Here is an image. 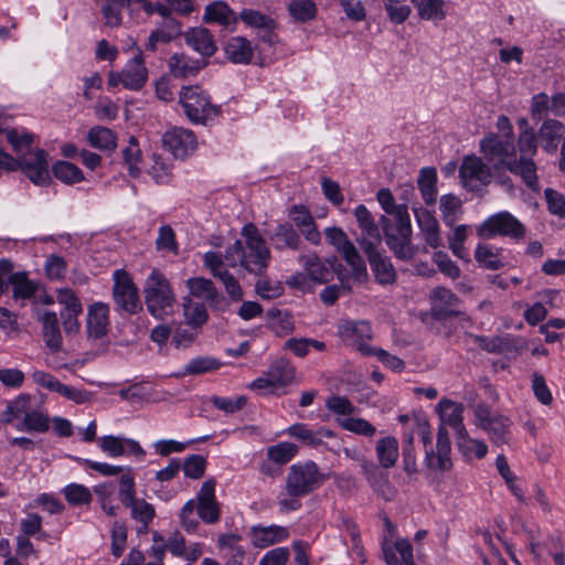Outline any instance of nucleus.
I'll return each instance as SVG.
<instances>
[{
	"mask_svg": "<svg viewBox=\"0 0 565 565\" xmlns=\"http://www.w3.org/2000/svg\"><path fill=\"white\" fill-rule=\"evenodd\" d=\"M298 452V447L288 441H282L270 446L267 449V457L275 463L285 465L289 462Z\"/></svg>",
	"mask_w": 565,
	"mask_h": 565,
	"instance_id": "nucleus-56",
	"label": "nucleus"
},
{
	"mask_svg": "<svg viewBox=\"0 0 565 565\" xmlns=\"http://www.w3.org/2000/svg\"><path fill=\"white\" fill-rule=\"evenodd\" d=\"M456 444L462 456L467 459H482L488 452L486 443L471 438L467 429H461V433L456 436Z\"/></svg>",
	"mask_w": 565,
	"mask_h": 565,
	"instance_id": "nucleus-40",
	"label": "nucleus"
},
{
	"mask_svg": "<svg viewBox=\"0 0 565 565\" xmlns=\"http://www.w3.org/2000/svg\"><path fill=\"white\" fill-rule=\"evenodd\" d=\"M156 248L159 252L171 253L177 255L179 246L177 243L174 231L169 225H162L159 227L158 237L156 239Z\"/></svg>",
	"mask_w": 565,
	"mask_h": 565,
	"instance_id": "nucleus-62",
	"label": "nucleus"
},
{
	"mask_svg": "<svg viewBox=\"0 0 565 565\" xmlns=\"http://www.w3.org/2000/svg\"><path fill=\"white\" fill-rule=\"evenodd\" d=\"M12 285L13 297L15 299H29L35 292V285L28 279L24 273L12 274L9 278Z\"/></svg>",
	"mask_w": 565,
	"mask_h": 565,
	"instance_id": "nucleus-58",
	"label": "nucleus"
},
{
	"mask_svg": "<svg viewBox=\"0 0 565 565\" xmlns=\"http://www.w3.org/2000/svg\"><path fill=\"white\" fill-rule=\"evenodd\" d=\"M337 274L340 284L328 286L320 294L321 300L329 306L333 305L341 295L350 292L352 288V284H350L349 278H345V274L341 270Z\"/></svg>",
	"mask_w": 565,
	"mask_h": 565,
	"instance_id": "nucleus-55",
	"label": "nucleus"
},
{
	"mask_svg": "<svg viewBox=\"0 0 565 565\" xmlns=\"http://www.w3.org/2000/svg\"><path fill=\"white\" fill-rule=\"evenodd\" d=\"M62 493L70 505H87L93 500L90 490L81 483H70L62 489Z\"/></svg>",
	"mask_w": 565,
	"mask_h": 565,
	"instance_id": "nucleus-49",
	"label": "nucleus"
},
{
	"mask_svg": "<svg viewBox=\"0 0 565 565\" xmlns=\"http://www.w3.org/2000/svg\"><path fill=\"white\" fill-rule=\"evenodd\" d=\"M254 51L250 41L244 36H233L225 45L226 57L235 64H248Z\"/></svg>",
	"mask_w": 565,
	"mask_h": 565,
	"instance_id": "nucleus-35",
	"label": "nucleus"
},
{
	"mask_svg": "<svg viewBox=\"0 0 565 565\" xmlns=\"http://www.w3.org/2000/svg\"><path fill=\"white\" fill-rule=\"evenodd\" d=\"M109 308L102 302L94 303L87 312V333L92 339H102L107 333Z\"/></svg>",
	"mask_w": 565,
	"mask_h": 565,
	"instance_id": "nucleus-28",
	"label": "nucleus"
},
{
	"mask_svg": "<svg viewBox=\"0 0 565 565\" xmlns=\"http://www.w3.org/2000/svg\"><path fill=\"white\" fill-rule=\"evenodd\" d=\"M563 135V122L556 119L547 118L543 120L536 136L543 150L553 154L557 151Z\"/></svg>",
	"mask_w": 565,
	"mask_h": 565,
	"instance_id": "nucleus-26",
	"label": "nucleus"
},
{
	"mask_svg": "<svg viewBox=\"0 0 565 565\" xmlns=\"http://www.w3.org/2000/svg\"><path fill=\"white\" fill-rule=\"evenodd\" d=\"M39 320L42 323L43 339L46 347L53 351L60 350L62 345V334L57 315L54 311L46 310L39 316Z\"/></svg>",
	"mask_w": 565,
	"mask_h": 565,
	"instance_id": "nucleus-34",
	"label": "nucleus"
},
{
	"mask_svg": "<svg viewBox=\"0 0 565 565\" xmlns=\"http://www.w3.org/2000/svg\"><path fill=\"white\" fill-rule=\"evenodd\" d=\"M99 448L108 457L134 456L142 459L146 455L141 445L131 438L124 436L107 435L98 439Z\"/></svg>",
	"mask_w": 565,
	"mask_h": 565,
	"instance_id": "nucleus-19",
	"label": "nucleus"
},
{
	"mask_svg": "<svg viewBox=\"0 0 565 565\" xmlns=\"http://www.w3.org/2000/svg\"><path fill=\"white\" fill-rule=\"evenodd\" d=\"M439 209L441 218L448 226H454L463 213L461 200L451 193L440 196Z\"/></svg>",
	"mask_w": 565,
	"mask_h": 565,
	"instance_id": "nucleus-43",
	"label": "nucleus"
},
{
	"mask_svg": "<svg viewBox=\"0 0 565 565\" xmlns=\"http://www.w3.org/2000/svg\"><path fill=\"white\" fill-rule=\"evenodd\" d=\"M288 11L295 20L307 22L316 17L317 7L312 0H292L288 4Z\"/></svg>",
	"mask_w": 565,
	"mask_h": 565,
	"instance_id": "nucleus-57",
	"label": "nucleus"
},
{
	"mask_svg": "<svg viewBox=\"0 0 565 565\" xmlns=\"http://www.w3.org/2000/svg\"><path fill=\"white\" fill-rule=\"evenodd\" d=\"M184 40L189 46L202 56H211L216 51L212 34L207 29L193 28L184 33Z\"/></svg>",
	"mask_w": 565,
	"mask_h": 565,
	"instance_id": "nucleus-32",
	"label": "nucleus"
},
{
	"mask_svg": "<svg viewBox=\"0 0 565 565\" xmlns=\"http://www.w3.org/2000/svg\"><path fill=\"white\" fill-rule=\"evenodd\" d=\"M289 537V530L285 526L271 524L268 526L255 525L250 529V542L257 548H265L270 545L286 541Z\"/></svg>",
	"mask_w": 565,
	"mask_h": 565,
	"instance_id": "nucleus-25",
	"label": "nucleus"
},
{
	"mask_svg": "<svg viewBox=\"0 0 565 565\" xmlns=\"http://www.w3.org/2000/svg\"><path fill=\"white\" fill-rule=\"evenodd\" d=\"M31 395L29 394H20L13 401L9 402L6 411L3 413L4 422L11 423L13 419L23 417L26 413L31 411Z\"/></svg>",
	"mask_w": 565,
	"mask_h": 565,
	"instance_id": "nucleus-59",
	"label": "nucleus"
},
{
	"mask_svg": "<svg viewBox=\"0 0 565 565\" xmlns=\"http://www.w3.org/2000/svg\"><path fill=\"white\" fill-rule=\"evenodd\" d=\"M162 143L175 159L184 160L191 157L198 148L194 132L182 127H173L162 135Z\"/></svg>",
	"mask_w": 565,
	"mask_h": 565,
	"instance_id": "nucleus-17",
	"label": "nucleus"
},
{
	"mask_svg": "<svg viewBox=\"0 0 565 565\" xmlns=\"http://www.w3.org/2000/svg\"><path fill=\"white\" fill-rule=\"evenodd\" d=\"M168 65L173 76L186 78L194 76L203 68L205 62L203 60H194L183 53H175L169 58Z\"/></svg>",
	"mask_w": 565,
	"mask_h": 565,
	"instance_id": "nucleus-33",
	"label": "nucleus"
},
{
	"mask_svg": "<svg viewBox=\"0 0 565 565\" xmlns=\"http://www.w3.org/2000/svg\"><path fill=\"white\" fill-rule=\"evenodd\" d=\"M353 214L356 218L359 228L361 230L360 237H366L373 241L375 244H380V230L367 207L364 204H360L354 209Z\"/></svg>",
	"mask_w": 565,
	"mask_h": 565,
	"instance_id": "nucleus-37",
	"label": "nucleus"
},
{
	"mask_svg": "<svg viewBox=\"0 0 565 565\" xmlns=\"http://www.w3.org/2000/svg\"><path fill=\"white\" fill-rule=\"evenodd\" d=\"M375 452L380 465L383 468L393 467L398 459V441L393 436L381 438L375 446Z\"/></svg>",
	"mask_w": 565,
	"mask_h": 565,
	"instance_id": "nucleus-42",
	"label": "nucleus"
},
{
	"mask_svg": "<svg viewBox=\"0 0 565 565\" xmlns=\"http://www.w3.org/2000/svg\"><path fill=\"white\" fill-rule=\"evenodd\" d=\"M288 216L309 243L313 245L320 243V232L313 216L305 205H292L288 211Z\"/></svg>",
	"mask_w": 565,
	"mask_h": 565,
	"instance_id": "nucleus-24",
	"label": "nucleus"
},
{
	"mask_svg": "<svg viewBox=\"0 0 565 565\" xmlns=\"http://www.w3.org/2000/svg\"><path fill=\"white\" fill-rule=\"evenodd\" d=\"M459 177L462 185L477 191L488 185L492 180L491 168L477 156H466L459 168Z\"/></svg>",
	"mask_w": 565,
	"mask_h": 565,
	"instance_id": "nucleus-15",
	"label": "nucleus"
},
{
	"mask_svg": "<svg viewBox=\"0 0 565 565\" xmlns=\"http://www.w3.org/2000/svg\"><path fill=\"white\" fill-rule=\"evenodd\" d=\"M382 553L387 565H415L413 546L406 539H384Z\"/></svg>",
	"mask_w": 565,
	"mask_h": 565,
	"instance_id": "nucleus-22",
	"label": "nucleus"
},
{
	"mask_svg": "<svg viewBox=\"0 0 565 565\" xmlns=\"http://www.w3.org/2000/svg\"><path fill=\"white\" fill-rule=\"evenodd\" d=\"M419 18L424 20L440 21L446 17L444 0H411Z\"/></svg>",
	"mask_w": 565,
	"mask_h": 565,
	"instance_id": "nucleus-46",
	"label": "nucleus"
},
{
	"mask_svg": "<svg viewBox=\"0 0 565 565\" xmlns=\"http://www.w3.org/2000/svg\"><path fill=\"white\" fill-rule=\"evenodd\" d=\"M537 142L540 141L534 130L520 131L516 141L520 158L514 157V162L505 163L509 171L520 177L532 190H539L537 167L533 160L537 152Z\"/></svg>",
	"mask_w": 565,
	"mask_h": 565,
	"instance_id": "nucleus-4",
	"label": "nucleus"
},
{
	"mask_svg": "<svg viewBox=\"0 0 565 565\" xmlns=\"http://www.w3.org/2000/svg\"><path fill=\"white\" fill-rule=\"evenodd\" d=\"M87 140L94 148L104 151H114L117 147L114 131L106 127L95 126L88 130Z\"/></svg>",
	"mask_w": 565,
	"mask_h": 565,
	"instance_id": "nucleus-44",
	"label": "nucleus"
},
{
	"mask_svg": "<svg viewBox=\"0 0 565 565\" xmlns=\"http://www.w3.org/2000/svg\"><path fill=\"white\" fill-rule=\"evenodd\" d=\"M358 243L366 255L375 279L381 285H392L396 280L395 268L386 255L377 249L380 244L366 237H358Z\"/></svg>",
	"mask_w": 565,
	"mask_h": 565,
	"instance_id": "nucleus-11",
	"label": "nucleus"
},
{
	"mask_svg": "<svg viewBox=\"0 0 565 565\" xmlns=\"http://www.w3.org/2000/svg\"><path fill=\"white\" fill-rule=\"evenodd\" d=\"M51 418L49 414L41 409H31L26 413L17 429L20 431L44 434L50 429Z\"/></svg>",
	"mask_w": 565,
	"mask_h": 565,
	"instance_id": "nucleus-39",
	"label": "nucleus"
},
{
	"mask_svg": "<svg viewBox=\"0 0 565 565\" xmlns=\"http://www.w3.org/2000/svg\"><path fill=\"white\" fill-rule=\"evenodd\" d=\"M113 295L115 303L125 311L136 313L141 309L138 288L126 270H115Z\"/></svg>",
	"mask_w": 565,
	"mask_h": 565,
	"instance_id": "nucleus-14",
	"label": "nucleus"
},
{
	"mask_svg": "<svg viewBox=\"0 0 565 565\" xmlns=\"http://www.w3.org/2000/svg\"><path fill=\"white\" fill-rule=\"evenodd\" d=\"M239 19L249 28L258 32L268 29H276V22L269 15H266L254 9H244L239 13Z\"/></svg>",
	"mask_w": 565,
	"mask_h": 565,
	"instance_id": "nucleus-51",
	"label": "nucleus"
},
{
	"mask_svg": "<svg viewBox=\"0 0 565 565\" xmlns=\"http://www.w3.org/2000/svg\"><path fill=\"white\" fill-rule=\"evenodd\" d=\"M341 255L351 268L350 275H345V278L350 279V284L366 281L369 277L366 265L354 244L342 252Z\"/></svg>",
	"mask_w": 565,
	"mask_h": 565,
	"instance_id": "nucleus-36",
	"label": "nucleus"
},
{
	"mask_svg": "<svg viewBox=\"0 0 565 565\" xmlns=\"http://www.w3.org/2000/svg\"><path fill=\"white\" fill-rule=\"evenodd\" d=\"M299 263L308 273L310 280L318 284H326L332 280L335 273L333 262L327 258H320L316 254L301 255Z\"/></svg>",
	"mask_w": 565,
	"mask_h": 565,
	"instance_id": "nucleus-23",
	"label": "nucleus"
},
{
	"mask_svg": "<svg viewBox=\"0 0 565 565\" xmlns=\"http://www.w3.org/2000/svg\"><path fill=\"white\" fill-rule=\"evenodd\" d=\"M152 164L148 169V173L159 184H166L172 175V163L169 159L154 153L151 158Z\"/></svg>",
	"mask_w": 565,
	"mask_h": 565,
	"instance_id": "nucleus-53",
	"label": "nucleus"
},
{
	"mask_svg": "<svg viewBox=\"0 0 565 565\" xmlns=\"http://www.w3.org/2000/svg\"><path fill=\"white\" fill-rule=\"evenodd\" d=\"M221 363L212 358L198 356L190 360L180 372L181 376L200 375L214 370H217Z\"/></svg>",
	"mask_w": 565,
	"mask_h": 565,
	"instance_id": "nucleus-52",
	"label": "nucleus"
},
{
	"mask_svg": "<svg viewBox=\"0 0 565 565\" xmlns=\"http://www.w3.org/2000/svg\"><path fill=\"white\" fill-rule=\"evenodd\" d=\"M179 103L192 122H204L216 114L209 94L198 85L183 86L179 92Z\"/></svg>",
	"mask_w": 565,
	"mask_h": 565,
	"instance_id": "nucleus-6",
	"label": "nucleus"
},
{
	"mask_svg": "<svg viewBox=\"0 0 565 565\" xmlns=\"http://www.w3.org/2000/svg\"><path fill=\"white\" fill-rule=\"evenodd\" d=\"M153 551L157 558L161 559L164 551H169L174 556H183L185 553V541L181 533H172L164 541L158 533H153Z\"/></svg>",
	"mask_w": 565,
	"mask_h": 565,
	"instance_id": "nucleus-38",
	"label": "nucleus"
},
{
	"mask_svg": "<svg viewBox=\"0 0 565 565\" xmlns=\"http://www.w3.org/2000/svg\"><path fill=\"white\" fill-rule=\"evenodd\" d=\"M431 311L435 318L444 319L457 317L462 312L459 309V298L445 287H437L430 294Z\"/></svg>",
	"mask_w": 565,
	"mask_h": 565,
	"instance_id": "nucleus-21",
	"label": "nucleus"
},
{
	"mask_svg": "<svg viewBox=\"0 0 565 565\" xmlns=\"http://www.w3.org/2000/svg\"><path fill=\"white\" fill-rule=\"evenodd\" d=\"M190 292L206 300H213L217 297V291L212 280L204 277H193L186 280Z\"/></svg>",
	"mask_w": 565,
	"mask_h": 565,
	"instance_id": "nucleus-54",
	"label": "nucleus"
},
{
	"mask_svg": "<svg viewBox=\"0 0 565 565\" xmlns=\"http://www.w3.org/2000/svg\"><path fill=\"white\" fill-rule=\"evenodd\" d=\"M241 236V239L225 249L224 258L216 252H207L203 256L204 266L223 284L233 300H241L243 290L237 279L226 269V265L233 268L241 267L249 274L262 275L271 258L270 249L254 223L245 224Z\"/></svg>",
	"mask_w": 565,
	"mask_h": 565,
	"instance_id": "nucleus-1",
	"label": "nucleus"
},
{
	"mask_svg": "<svg viewBox=\"0 0 565 565\" xmlns=\"http://www.w3.org/2000/svg\"><path fill=\"white\" fill-rule=\"evenodd\" d=\"M326 407L335 417H352L356 408L351 401L344 396L332 395L327 398Z\"/></svg>",
	"mask_w": 565,
	"mask_h": 565,
	"instance_id": "nucleus-61",
	"label": "nucleus"
},
{
	"mask_svg": "<svg viewBox=\"0 0 565 565\" xmlns=\"http://www.w3.org/2000/svg\"><path fill=\"white\" fill-rule=\"evenodd\" d=\"M468 225H458L454 228L452 234L448 237L449 248L455 256L468 260V253L463 245L468 237Z\"/></svg>",
	"mask_w": 565,
	"mask_h": 565,
	"instance_id": "nucleus-63",
	"label": "nucleus"
},
{
	"mask_svg": "<svg viewBox=\"0 0 565 565\" xmlns=\"http://www.w3.org/2000/svg\"><path fill=\"white\" fill-rule=\"evenodd\" d=\"M478 235L482 238L508 236L513 239L523 238L525 228L511 213L504 211L490 215L479 227Z\"/></svg>",
	"mask_w": 565,
	"mask_h": 565,
	"instance_id": "nucleus-8",
	"label": "nucleus"
},
{
	"mask_svg": "<svg viewBox=\"0 0 565 565\" xmlns=\"http://www.w3.org/2000/svg\"><path fill=\"white\" fill-rule=\"evenodd\" d=\"M338 334L345 345L367 355L374 348L369 344L373 338L372 327L367 321L345 320L339 323Z\"/></svg>",
	"mask_w": 565,
	"mask_h": 565,
	"instance_id": "nucleus-13",
	"label": "nucleus"
},
{
	"mask_svg": "<svg viewBox=\"0 0 565 565\" xmlns=\"http://www.w3.org/2000/svg\"><path fill=\"white\" fill-rule=\"evenodd\" d=\"M334 422L342 429L363 437L371 438L377 431L373 424L362 417H334Z\"/></svg>",
	"mask_w": 565,
	"mask_h": 565,
	"instance_id": "nucleus-45",
	"label": "nucleus"
},
{
	"mask_svg": "<svg viewBox=\"0 0 565 565\" xmlns=\"http://www.w3.org/2000/svg\"><path fill=\"white\" fill-rule=\"evenodd\" d=\"M450 454V438L447 429L441 425L438 428L436 450L426 448L424 462L431 470L447 472L452 468Z\"/></svg>",
	"mask_w": 565,
	"mask_h": 565,
	"instance_id": "nucleus-18",
	"label": "nucleus"
},
{
	"mask_svg": "<svg viewBox=\"0 0 565 565\" xmlns=\"http://www.w3.org/2000/svg\"><path fill=\"white\" fill-rule=\"evenodd\" d=\"M480 151L489 161H493V172L500 177L503 172L509 171V166L504 163L514 162V139L489 134L480 141Z\"/></svg>",
	"mask_w": 565,
	"mask_h": 565,
	"instance_id": "nucleus-5",
	"label": "nucleus"
},
{
	"mask_svg": "<svg viewBox=\"0 0 565 565\" xmlns=\"http://www.w3.org/2000/svg\"><path fill=\"white\" fill-rule=\"evenodd\" d=\"M216 481L207 479L198 491L195 499V511L199 519L205 524H215L220 521L222 509L215 495Z\"/></svg>",
	"mask_w": 565,
	"mask_h": 565,
	"instance_id": "nucleus-16",
	"label": "nucleus"
},
{
	"mask_svg": "<svg viewBox=\"0 0 565 565\" xmlns=\"http://www.w3.org/2000/svg\"><path fill=\"white\" fill-rule=\"evenodd\" d=\"M385 241L395 257L402 260H411L416 254L412 244V228H392L384 225Z\"/></svg>",
	"mask_w": 565,
	"mask_h": 565,
	"instance_id": "nucleus-20",
	"label": "nucleus"
},
{
	"mask_svg": "<svg viewBox=\"0 0 565 565\" xmlns=\"http://www.w3.org/2000/svg\"><path fill=\"white\" fill-rule=\"evenodd\" d=\"M7 121L8 118L0 116V134L6 135L7 141L11 145L18 157L32 151L31 146L34 142V135L25 129L9 128Z\"/></svg>",
	"mask_w": 565,
	"mask_h": 565,
	"instance_id": "nucleus-27",
	"label": "nucleus"
},
{
	"mask_svg": "<svg viewBox=\"0 0 565 565\" xmlns=\"http://www.w3.org/2000/svg\"><path fill=\"white\" fill-rule=\"evenodd\" d=\"M476 425L487 431L490 439L502 445L508 443L511 422L508 417L493 413L487 405L479 404L475 408Z\"/></svg>",
	"mask_w": 565,
	"mask_h": 565,
	"instance_id": "nucleus-12",
	"label": "nucleus"
},
{
	"mask_svg": "<svg viewBox=\"0 0 565 565\" xmlns=\"http://www.w3.org/2000/svg\"><path fill=\"white\" fill-rule=\"evenodd\" d=\"M52 172L56 179L66 184H73L84 180L82 170L68 161H57L53 164Z\"/></svg>",
	"mask_w": 565,
	"mask_h": 565,
	"instance_id": "nucleus-50",
	"label": "nucleus"
},
{
	"mask_svg": "<svg viewBox=\"0 0 565 565\" xmlns=\"http://www.w3.org/2000/svg\"><path fill=\"white\" fill-rule=\"evenodd\" d=\"M17 170H21L35 185L50 184L49 153L40 148L21 154L17 158Z\"/></svg>",
	"mask_w": 565,
	"mask_h": 565,
	"instance_id": "nucleus-9",
	"label": "nucleus"
},
{
	"mask_svg": "<svg viewBox=\"0 0 565 565\" xmlns=\"http://www.w3.org/2000/svg\"><path fill=\"white\" fill-rule=\"evenodd\" d=\"M418 226L424 234L425 242L433 248L441 245L439 224L436 217L423 207H413Z\"/></svg>",
	"mask_w": 565,
	"mask_h": 565,
	"instance_id": "nucleus-29",
	"label": "nucleus"
},
{
	"mask_svg": "<svg viewBox=\"0 0 565 565\" xmlns=\"http://www.w3.org/2000/svg\"><path fill=\"white\" fill-rule=\"evenodd\" d=\"M295 377L296 370L294 365L286 359H278L270 364L262 376L255 379L249 387L264 393H275L291 384Z\"/></svg>",
	"mask_w": 565,
	"mask_h": 565,
	"instance_id": "nucleus-7",
	"label": "nucleus"
},
{
	"mask_svg": "<svg viewBox=\"0 0 565 565\" xmlns=\"http://www.w3.org/2000/svg\"><path fill=\"white\" fill-rule=\"evenodd\" d=\"M436 411L444 425H448L456 430V436L461 433V429H466L462 420V414L465 407L461 403L443 398L436 406Z\"/></svg>",
	"mask_w": 565,
	"mask_h": 565,
	"instance_id": "nucleus-31",
	"label": "nucleus"
},
{
	"mask_svg": "<svg viewBox=\"0 0 565 565\" xmlns=\"http://www.w3.org/2000/svg\"><path fill=\"white\" fill-rule=\"evenodd\" d=\"M269 239L276 250H298L302 243L298 232L288 222L278 224L269 235Z\"/></svg>",
	"mask_w": 565,
	"mask_h": 565,
	"instance_id": "nucleus-30",
	"label": "nucleus"
},
{
	"mask_svg": "<svg viewBox=\"0 0 565 565\" xmlns=\"http://www.w3.org/2000/svg\"><path fill=\"white\" fill-rule=\"evenodd\" d=\"M122 160L131 177H138L141 172V150L136 137H129L128 145L121 150Z\"/></svg>",
	"mask_w": 565,
	"mask_h": 565,
	"instance_id": "nucleus-47",
	"label": "nucleus"
},
{
	"mask_svg": "<svg viewBox=\"0 0 565 565\" xmlns=\"http://www.w3.org/2000/svg\"><path fill=\"white\" fill-rule=\"evenodd\" d=\"M145 301L151 316L164 319L171 315L175 305V296L166 276L152 269L145 282Z\"/></svg>",
	"mask_w": 565,
	"mask_h": 565,
	"instance_id": "nucleus-3",
	"label": "nucleus"
},
{
	"mask_svg": "<svg viewBox=\"0 0 565 565\" xmlns=\"http://www.w3.org/2000/svg\"><path fill=\"white\" fill-rule=\"evenodd\" d=\"M126 507L130 508L134 520L148 525L154 518V508L143 499H132Z\"/></svg>",
	"mask_w": 565,
	"mask_h": 565,
	"instance_id": "nucleus-60",
	"label": "nucleus"
},
{
	"mask_svg": "<svg viewBox=\"0 0 565 565\" xmlns=\"http://www.w3.org/2000/svg\"><path fill=\"white\" fill-rule=\"evenodd\" d=\"M99 10L108 26H118L121 23V10L129 0H96Z\"/></svg>",
	"mask_w": 565,
	"mask_h": 565,
	"instance_id": "nucleus-48",
	"label": "nucleus"
},
{
	"mask_svg": "<svg viewBox=\"0 0 565 565\" xmlns=\"http://www.w3.org/2000/svg\"><path fill=\"white\" fill-rule=\"evenodd\" d=\"M327 479L318 465L311 460L291 465L286 476L285 492L278 497L281 512L301 508L300 498L317 490Z\"/></svg>",
	"mask_w": 565,
	"mask_h": 565,
	"instance_id": "nucleus-2",
	"label": "nucleus"
},
{
	"mask_svg": "<svg viewBox=\"0 0 565 565\" xmlns=\"http://www.w3.org/2000/svg\"><path fill=\"white\" fill-rule=\"evenodd\" d=\"M422 198L427 205H433L437 199V171L435 168L426 167L419 171L417 180Z\"/></svg>",
	"mask_w": 565,
	"mask_h": 565,
	"instance_id": "nucleus-41",
	"label": "nucleus"
},
{
	"mask_svg": "<svg viewBox=\"0 0 565 565\" xmlns=\"http://www.w3.org/2000/svg\"><path fill=\"white\" fill-rule=\"evenodd\" d=\"M383 3L390 20L396 24L407 20L412 12L405 0H383Z\"/></svg>",
	"mask_w": 565,
	"mask_h": 565,
	"instance_id": "nucleus-64",
	"label": "nucleus"
},
{
	"mask_svg": "<svg viewBox=\"0 0 565 565\" xmlns=\"http://www.w3.org/2000/svg\"><path fill=\"white\" fill-rule=\"evenodd\" d=\"M148 79V70L145 66V60L139 51L131 60L127 62L121 72H109L108 85H122L130 90H138L143 87Z\"/></svg>",
	"mask_w": 565,
	"mask_h": 565,
	"instance_id": "nucleus-10",
	"label": "nucleus"
}]
</instances>
